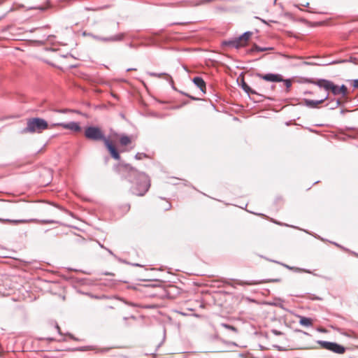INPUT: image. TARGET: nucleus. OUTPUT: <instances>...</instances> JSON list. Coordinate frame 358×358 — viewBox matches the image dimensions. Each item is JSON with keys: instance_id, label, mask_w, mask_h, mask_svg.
Segmentation results:
<instances>
[{"instance_id": "f257e3e1", "label": "nucleus", "mask_w": 358, "mask_h": 358, "mask_svg": "<svg viewBox=\"0 0 358 358\" xmlns=\"http://www.w3.org/2000/svg\"><path fill=\"white\" fill-rule=\"evenodd\" d=\"M315 343L318 344L321 348L329 350L338 355H343L346 352L347 350H349L348 348H346L344 345L339 344L336 342L322 340H318L313 344H307L301 346L288 345L286 347L278 345H272V347L277 349L278 351H287L289 349H314L316 348Z\"/></svg>"}, {"instance_id": "f03ea898", "label": "nucleus", "mask_w": 358, "mask_h": 358, "mask_svg": "<svg viewBox=\"0 0 358 358\" xmlns=\"http://www.w3.org/2000/svg\"><path fill=\"white\" fill-rule=\"evenodd\" d=\"M85 136L90 140L103 141L104 145L109 151L111 157L116 160H119L120 159V155L113 142L105 137L103 131L99 127H87L85 130Z\"/></svg>"}, {"instance_id": "7ed1b4c3", "label": "nucleus", "mask_w": 358, "mask_h": 358, "mask_svg": "<svg viewBox=\"0 0 358 358\" xmlns=\"http://www.w3.org/2000/svg\"><path fill=\"white\" fill-rule=\"evenodd\" d=\"M124 348L123 345H117V344H113L109 346H105L102 348H99L96 345H86L83 346H78L74 348H70L68 346H62L61 348H54V350L56 351H80V352H85L87 350H96V352H101V353H106L109 352L112 349L115 348Z\"/></svg>"}, {"instance_id": "20e7f679", "label": "nucleus", "mask_w": 358, "mask_h": 358, "mask_svg": "<svg viewBox=\"0 0 358 358\" xmlns=\"http://www.w3.org/2000/svg\"><path fill=\"white\" fill-rule=\"evenodd\" d=\"M48 128V124L45 120L39 117H32L27 120V127L22 130V133H41Z\"/></svg>"}, {"instance_id": "39448f33", "label": "nucleus", "mask_w": 358, "mask_h": 358, "mask_svg": "<svg viewBox=\"0 0 358 358\" xmlns=\"http://www.w3.org/2000/svg\"><path fill=\"white\" fill-rule=\"evenodd\" d=\"M210 339V341L213 343H217L219 344V346L215 347L212 352H226V351H233L234 348L236 347H241L244 348L246 347L245 345H241L237 344L235 342H231V341H227L221 337H209Z\"/></svg>"}, {"instance_id": "423d86ee", "label": "nucleus", "mask_w": 358, "mask_h": 358, "mask_svg": "<svg viewBox=\"0 0 358 358\" xmlns=\"http://www.w3.org/2000/svg\"><path fill=\"white\" fill-rule=\"evenodd\" d=\"M136 188L134 194L138 196H143L149 189L150 186V180L144 173H138L136 179Z\"/></svg>"}, {"instance_id": "0eeeda50", "label": "nucleus", "mask_w": 358, "mask_h": 358, "mask_svg": "<svg viewBox=\"0 0 358 358\" xmlns=\"http://www.w3.org/2000/svg\"><path fill=\"white\" fill-rule=\"evenodd\" d=\"M20 213L19 205L9 201H0V215L8 216Z\"/></svg>"}, {"instance_id": "6e6552de", "label": "nucleus", "mask_w": 358, "mask_h": 358, "mask_svg": "<svg viewBox=\"0 0 358 358\" xmlns=\"http://www.w3.org/2000/svg\"><path fill=\"white\" fill-rule=\"evenodd\" d=\"M251 36L252 33L248 31L244 33L239 38L235 40L229 41L226 43L232 48H240L241 47L245 46L248 44Z\"/></svg>"}, {"instance_id": "1a4fd4ad", "label": "nucleus", "mask_w": 358, "mask_h": 358, "mask_svg": "<svg viewBox=\"0 0 358 358\" xmlns=\"http://www.w3.org/2000/svg\"><path fill=\"white\" fill-rule=\"evenodd\" d=\"M69 340H73L76 341H83V339H80L78 337H62L61 339L57 340L59 342H67ZM57 339L55 337H35V340L32 341L31 343L34 342H47L48 343H52L53 341H56Z\"/></svg>"}, {"instance_id": "9d476101", "label": "nucleus", "mask_w": 358, "mask_h": 358, "mask_svg": "<svg viewBox=\"0 0 358 358\" xmlns=\"http://www.w3.org/2000/svg\"><path fill=\"white\" fill-rule=\"evenodd\" d=\"M263 85L264 84L262 83L258 84L257 89L259 92H256L255 90H252L245 82L243 83L242 87L248 94H259L266 96L264 94H266L268 92V89L265 88Z\"/></svg>"}, {"instance_id": "9b49d317", "label": "nucleus", "mask_w": 358, "mask_h": 358, "mask_svg": "<svg viewBox=\"0 0 358 358\" xmlns=\"http://www.w3.org/2000/svg\"><path fill=\"white\" fill-rule=\"evenodd\" d=\"M55 127H62L64 129H69L74 132H80L81 131V127L80 124L75 122H71L69 123H56L53 124L50 126V128H53Z\"/></svg>"}, {"instance_id": "f8f14e48", "label": "nucleus", "mask_w": 358, "mask_h": 358, "mask_svg": "<svg viewBox=\"0 0 358 358\" xmlns=\"http://www.w3.org/2000/svg\"><path fill=\"white\" fill-rule=\"evenodd\" d=\"M257 76L262 78V80L265 81H269V82H273V83H278L283 81L282 76L279 74H273V73H268V74H262V73H257Z\"/></svg>"}, {"instance_id": "ddd939ff", "label": "nucleus", "mask_w": 358, "mask_h": 358, "mask_svg": "<svg viewBox=\"0 0 358 358\" xmlns=\"http://www.w3.org/2000/svg\"><path fill=\"white\" fill-rule=\"evenodd\" d=\"M334 95L342 94L345 96L348 94V89L345 85L338 87L332 83L329 90Z\"/></svg>"}, {"instance_id": "4468645a", "label": "nucleus", "mask_w": 358, "mask_h": 358, "mask_svg": "<svg viewBox=\"0 0 358 358\" xmlns=\"http://www.w3.org/2000/svg\"><path fill=\"white\" fill-rule=\"evenodd\" d=\"M193 83L197 86L200 90L203 92H206V83L201 77H195L193 78Z\"/></svg>"}, {"instance_id": "2eb2a0df", "label": "nucleus", "mask_w": 358, "mask_h": 358, "mask_svg": "<svg viewBox=\"0 0 358 358\" xmlns=\"http://www.w3.org/2000/svg\"><path fill=\"white\" fill-rule=\"evenodd\" d=\"M316 85L320 87H322L326 90H329L331 86L332 82L327 80H319L316 83Z\"/></svg>"}, {"instance_id": "dca6fc26", "label": "nucleus", "mask_w": 358, "mask_h": 358, "mask_svg": "<svg viewBox=\"0 0 358 358\" xmlns=\"http://www.w3.org/2000/svg\"><path fill=\"white\" fill-rule=\"evenodd\" d=\"M165 338H166V337H163L162 341L155 345V349H154L153 352H145V355H151L153 358H156L157 357V352L159 350V348L161 347V345L164 343Z\"/></svg>"}, {"instance_id": "f3484780", "label": "nucleus", "mask_w": 358, "mask_h": 358, "mask_svg": "<svg viewBox=\"0 0 358 358\" xmlns=\"http://www.w3.org/2000/svg\"><path fill=\"white\" fill-rule=\"evenodd\" d=\"M0 222L3 223H10V224H19V223H26L27 220H12L8 218L0 217Z\"/></svg>"}, {"instance_id": "a211bd4d", "label": "nucleus", "mask_w": 358, "mask_h": 358, "mask_svg": "<svg viewBox=\"0 0 358 358\" xmlns=\"http://www.w3.org/2000/svg\"><path fill=\"white\" fill-rule=\"evenodd\" d=\"M119 142L122 146H127L131 143V139L128 136L122 135L120 137Z\"/></svg>"}, {"instance_id": "6ab92c4d", "label": "nucleus", "mask_w": 358, "mask_h": 358, "mask_svg": "<svg viewBox=\"0 0 358 358\" xmlns=\"http://www.w3.org/2000/svg\"><path fill=\"white\" fill-rule=\"evenodd\" d=\"M327 99V96H325L322 99L318 101H315L312 100H306V105L308 106L315 107L317 104L322 103Z\"/></svg>"}, {"instance_id": "aec40b11", "label": "nucleus", "mask_w": 358, "mask_h": 358, "mask_svg": "<svg viewBox=\"0 0 358 358\" xmlns=\"http://www.w3.org/2000/svg\"><path fill=\"white\" fill-rule=\"evenodd\" d=\"M311 323V320L309 318L301 317L300 319V324L303 326H309Z\"/></svg>"}, {"instance_id": "412c9836", "label": "nucleus", "mask_w": 358, "mask_h": 358, "mask_svg": "<svg viewBox=\"0 0 358 358\" xmlns=\"http://www.w3.org/2000/svg\"><path fill=\"white\" fill-rule=\"evenodd\" d=\"M255 50H257L258 51H265V50L273 49L272 48H262L258 47L257 45H255Z\"/></svg>"}, {"instance_id": "4be33fe9", "label": "nucleus", "mask_w": 358, "mask_h": 358, "mask_svg": "<svg viewBox=\"0 0 358 358\" xmlns=\"http://www.w3.org/2000/svg\"><path fill=\"white\" fill-rule=\"evenodd\" d=\"M222 326L226 329H231L235 333L236 332V329L234 327L227 325V324H222Z\"/></svg>"}, {"instance_id": "5701e85b", "label": "nucleus", "mask_w": 358, "mask_h": 358, "mask_svg": "<svg viewBox=\"0 0 358 358\" xmlns=\"http://www.w3.org/2000/svg\"><path fill=\"white\" fill-rule=\"evenodd\" d=\"M285 82L286 87L287 88H289L291 87V85H292L290 80H286Z\"/></svg>"}, {"instance_id": "b1692460", "label": "nucleus", "mask_w": 358, "mask_h": 358, "mask_svg": "<svg viewBox=\"0 0 358 358\" xmlns=\"http://www.w3.org/2000/svg\"><path fill=\"white\" fill-rule=\"evenodd\" d=\"M353 86H354L355 87L358 88V80H355L353 81Z\"/></svg>"}, {"instance_id": "393cba45", "label": "nucleus", "mask_w": 358, "mask_h": 358, "mask_svg": "<svg viewBox=\"0 0 358 358\" xmlns=\"http://www.w3.org/2000/svg\"><path fill=\"white\" fill-rule=\"evenodd\" d=\"M4 353V350L2 345L0 344V356H1Z\"/></svg>"}, {"instance_id": "a878e982", "label": "nucleus", "mask_w": 358, "mask_h": 358, "mask_svg": "<svg viewBox=\"0 0 358 358\" xmlns=\"http://www.w3.org/2000/svg\"><path fill=\"white\" fill-rule=\"evenodd\" d=\"M31 350L32 351H38V350H41L40 348H36V347H31Z\"/></svg>"}, {"instance_id": "bb28decb", "label": "nucleus", "mask_w": 358, "mask_h": 358, "mask_svg": "<svg viewBox=\"0 0 358 358\" xmlns=\"http://www.w3.org/2000/svg\"><path fill=\"white\" fill-rule=\"evenodd\" d=\"M67 111H68V110H66V109L57 110V112H59V113H66Z\"/></svg>"}, {"instance_id": "cd10ccee", "label": "nucleus", "mask_w": 358, "mask_h": 358, "mask_svg": "<svg viewBox=\"0 0 358 358\" xmlns=\"http://www.w3.org/2000/svg\"><path fill=\"white\" fill-rule=\"evenodd\" d=\"M57 329H58V333H59V334H61V335H62V332L60 331V328L59 327V326H57Z\"/></svg>"}, {"instance_id": "c85d7f7f", "label": "nucleus", "mask_w": 358, "mask_h": 358, "mask_svg": "<svg viewBox=\"0 0 358 358\" xmlns=\"http://www.w3.org/2000/svg\"><path fill=\"white\" fill-rule=\"evenodd\" d=\"M43 223H53V221H43Z\"/></svg>"}, {"instance_id": "c756f323", "label": "nucleus", "mask_w": 358, "mask_h": 358, "mask_svg": "<svg viewBox=\"0 0 358 358\" xmlns=\"http://www.w3.org/2000/svg\"><path fill=\"white\" fill-rule=\"evenodd\" d=\"M259 347L262 350L264 349V347L262 345H259Z\"/></svg>"}, {"instance_id": "7c9ffc66", "label": "nucleus", "mask_w": 358, "mask_h": 358, "mask_svg": "<svg viewBox=\"0 0 358 358\" xmlns=\"http://www.w3.org/2000/svg\"><path fill=\"white\" fill-rule=\"evenodd\" d=\"M239 356H240V357H243V354H239Z\"/></svg>"}, {"instance_id": "2f4dec72", "label": "nucleus", "mask_w": 358, "mask_h": 358, "mask_svg": "<svg viewBox=\"0 0 358 358\" xmlns=\"http://www.w3.org/2000/svg\"><path fill=\"white\" fill-rule=\"evenodd\" d=\"M121 151H122V152H124V151H126V149H123V150H122Z\"/></svg>"}, {"instance_id": "473e14b6", "label": "nucleus", "mask_w": 358, "mask_h": 358, "mask_svg": "<svg viewBox=\"0 0 358 358\" xmlns=\"http://www.w3.org/2000/svg\"><path fill=\"white\" fill-rule=\"evenodd\" d=\"M269 358H270V357H269ZM271 358H272V357H271Z\"/></svg>"}, {"instance_id": "72a5a7b5", "label": "nucleus", "mask_w": 358, "mask_h": 358, "mask_svg": "<svg viewBox=\"0 0 358 358\" xmlns=\"http://www.w3.org/2000/svg\"><path fill=\"white\" fill-rule=\"evenodd\" d=\"M184 358H186V357H184Z\"/></svg>"}]
</instances>
